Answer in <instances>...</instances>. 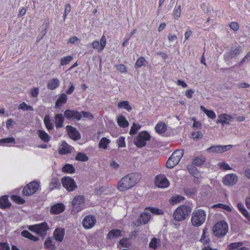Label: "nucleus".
I'll use <instances>...</instances> for the list:
<instances>
[{
  "label": "nucleus",
  "mask_w": 250,
  "mask_h": 250,
  "mask_svg": "<svg viewBox=\"0 0 250 250\" xmlns=\"http://www.w3.org/2000/svg\"><path fill=\"white\" fill-rule=\"evenodd\" d=\"M213 234L217 237L223 236L226 234L228 231V226L227 223L222 221L217 222L213 227Z\"/></svg>",
  "instance_id": "obj_6"
},
{
  "label": "nucleus",
  "mask_w": 250,
  "mask_h": 250,
  "mask_svg": "<svg viewBox=\"0 0 250 250\" xmlns=\"http://www.w3.org/2000/svg\"><path fill=\"white\" fill-rule=\"evenodd\" d=\"M72 149L73 147L65 142H63L59 148V152L60 154H67L71 153Z\"/></svg>",
  "instance_id": "obj_20"
},
{
  "label": "nucleus",
  "mask_w": 250,
  "mask_h": 250,
  "mask_svg": "<svg viewBox=\"0 0 250 250\" xmlns=\"http://www.w3.org/2000/svg\"><path fill=\"white\" fill-rule=\"evenodd\" d=\"M65 235V230L63 228H57L55 229L53 237L58 242H61L62 241Z\"/></svg>",
  "instance_id": "obj_19"
},
{
  "label": "nucleus",
  "mask_w": 250,
  "mask_h": 250,
  "mask_svg": "<svg viewBox=\"0 0 250 250\" xmlns=\"http://www.w3.org/2000/svg\"><path fill=\"white\" fill-rule=\"evenodd\" d=\"M85 199L83 195L75 196L72 202L73 207L72 212L75 213L79 212L85 208Z\"/></svg>",
  "instance_id": "obj_5"
},
{
  "label": "nucleus",
  "mask_w": 250,
  "mask_h": 250,
  "mask_svg": "<svg viewBox=\"0 0 250 250\" xmlns=\"http://www.w3.org/2000/svg\"><path fill=\"white\" fill-rule=\"evenodd\" d=\"M200 107L209 118L214 119L216 118V114L213 110L207 109L203 105H201Z\"/></svg>",
  "instance_id": "obj_32"
},
{
  "label": "nucleus",
  "mask_w": 250,
  "mask_h": 250,
  "mask_svg": "<svg viewBox=\"0 0 250 250\" xmlns=\"http://www.w3.org/2000/svg\"><path fill=\"white\" fill-rule=\"evenodd\" d=\"M62 171L68 173H73L75 172L74 167L70 164H66L62 168Z\"/></svg>",
  "instance_id": "obj_40"
},
{
  "label": "nucleus",
  "mask_w": 250,
  "mask_h": 250,
  "mask_svg": "<svg viewBox=\"0 0 250 250\" xmlns=\"http://www.w3.org/2000/svg\"><path fill=\"white\" fill-rule=\"evenodd\" d=\"M55 124L56 128H60L63 126L64 118L62 114H57L55 116Z\"/></svg>",
  "instance_id": "obj_24"
},
{
  "label": "nucleus",
  "mask_w": 250,
  "mask_h": 250,
  "mask_svg": "<svg viewBox=\"0 0 250 250\" xmlns=\"http://www.w3.org/2000/svg\"><path fill=\"white\" fill-rule=\"evenodd\" d=\"M206 213L203 209H199L194 210L191 217V222L195 227L201 226L205 221Z\"/></svg>",
  "instance_id": "obj_2"
},
{
  "label": "nucleus",
  "mask_w": 250,
  "mask_h": 250,
  "mask_svg": "<svg viewBox=\"0 0 250 250\" xmlns=\"http://www.w3.org/2000/svg\"><path fill=\"white\" fill-rule=\"evenodd\" d=\"M117 123L120 126L123 128L127 127L129 125L128 122L123 115L119 116L117 118Z\"/></svg>",
  "instance_id": "obj_31"
},
{
  "label": "nucleus",
  "mask_w": 250,
  "mask_h": 250,
  "mask_svg": "<svg viewBox=\"0 0 250 250\" xmlns=\"http://www.w3.org/2000/svg\"><path fill=\"white\" fill-rule=\"evenodd\" d=\"M38 133L39 138L44 142L47 143L50 141V136L44 130H39Z\"/></svg>",
  "instance_id": "obj_30"
},
{
  "label": "nucleus",
  "mask_w": 250,
  "mask_h": 250,
  "mask_svg": "<svg viewBox=\"0 0 250 250\" xmlns=\"http://www.w3.org/2000/svg\"><path fill=\"white\" fill-rule=\"evenodd\" d=\"M195 91L193 89H188L186 90L185 92V96L188 99H191L192 96L193 94L194 93Z\"/></svg>",
  "instance_id": "obj_61"
},
{
  "label": "nucleus",
  "mask_w": 250,
  "mask_h": 250,
  "mask_svg": "<svg viewBox=\"0 0 250 250\" xmlns=\"http://www.w3.org/2000/svg\"><path fill=\"white\" fill-rule=\"evenodd\" d=\"M69 84H70V87H69V88L65 92V94H68V95H70L71 94L74 89H75V86L74 85H73V84L71 82L69 83Z\"/></svg>",
  "instance_id": "obj_64"
},
{
  "label": "nucleus",
  "mask_w": 250,
  "mask_h": 250,
  "mask_svg": "<svg viewBox=\"0 0 250 250\" xmlns=\"http://www.w3.org/2000/svg\"><path fill=\"white\" fill-rule=\"evenodd\" d=\"M92 48L96 49L98 52L101 51L105 48L106 44V39L105 36L103 35L99 42L97 41H94L91 43Z\"/></svg>",
  "instance_id": "obj_14"
},
{
  "label": "nucleus",
  "mask_w": 250,
  "mask_h": 250,
  "mask_svg": "<svg viewBox=\"0 0 250 250\" xmlns=\"http://www.w3.org/2000/svg\"><path fill=\"white\" fill-rule=\"evenodd\" d=\"M150 218V214L149 212H144L140 215L139 222L141 224H146L148 223Z\"/></svg>",
  "instance_id": "obj_28"
},
{
  "label": "nucleus",
  "mask_w": 250,
  "mask_h": 250,
  "mask_svg": "<svg viewBox=\"0 0 250 250\" xmlns=\"http://www.w3.org/2000/svg\"><path fill=\"white\" fill-rule=\"evenodd\" d=\"M119 108H124L130 111L132 110L131 106L129 105V102L127 101H124L120 102L118 104Z\"/></svg>",
  "instance_id": "obj_37"
},
{
  "label": "nucleus",
  "mask_w": 250,
  "mask_h": 250,
  "mask_svg": "<svg viewBox=\"0 0 250 250\" xmlns=\"http://www.w3.org/2000/svg\"><path fill=\"white\" fill-rule=\"evenodd\" d=\"M110 141L105 137L102 138L99 142V147L106 149Z\"/></svg>",
  "instance_id": "obj_38"
},
{
  "label": "nucleus",
  "mask_w": 250,
  "mask_h": 250,
  "mask_svg": "<svg viewBox=\"0 0 250 250\" xmlns=\"http://www.w3.org/2000/svg\"><path fill=\"white\" fill-rule=\"evenodd\" d=\"M205 162L204 158H195L193 160V164L196 166H201Z\"/></svg>",
  "instance_id": "obj_54"
},
{
  "label": "nucleus",
  "mask_w": 250,
  "mask_h": 250,
  "mask_svg": "<svg viewBox=\"0 0 250 250\" xmlns=\"http://www.w3.org/2000/svg\"><path fill=\"white\" fill-rule=\"evenodd\" d=\"M21 234L23 237L28 238L34 241H37L39 239L38 237L34 236L28 230L22 231L21 233Z\"/></svg>",
  "instance_id": "obj_35"
},
{
  "label": "nucleus",
  "mask_w": 250,
  "mask_h": 250,
  "mask_svg": "<svg viewBox=\"0 0 250 250\" xmlns=\"http://www.w3.org/2000/svg\"><path fill=\"white\" fill-rule=\"evenodd\" d=\"M0 250H10V247L7 243H0Z\"/></svg>",
  "instance_id": "obj_63"
},
{
  "label": "nucleus",
  "mask_w": 250,
  "mask_h": 250,
  "mask_svg": "<svg viewBox=\"0 0 250 250\" xmlns=\"http://www.w3.org/2000/svg\"><path fill=\"white\" fill-rule=\"evenodd\" d=\"M117 143L119 147H125V138L121 136L117 140Z\"/></svg>",
  "instance_id": "obj_53"
},
{
  "label": "nucleus",
  "mask_w": 250,
  "mask_h": 250,
  "mask_svg": "<svg viewBox=\"0 0 250 250\" xmlns=\"http://www.w3.org/2000/svg\"><path fill=\"white\" fill-rule=\"evenodd\" d=\"M167 129V125L163 122L158 123L155 127L156 132L159 134H162L166 131Z\"/></svg>",
  "instance_id": "obj_25"
},
{
  "label": "nucleus",
  "mask_w": 250,
  "mask_h": 250,
  "mask_svg": "<svg viewBox=\"0 0 250 250\" xmlns=\"http://www.w3.org/2000/svg\"><path fill=\"white\" fill-rule=\"evenodd\" d=\"M212 208H220L223 209L228 212H231L232 211V209L230 207H229V206H228L227 205H225V204H221V203L213 205L212 206Z\"/></svg>",
  "instance_id": "obj_43"
},
{
  "label": "nucleus",
  "mask_w": 250,
  "mask_h": 250,
  "mask_svg": "<svg viewBox=\"0 0 250 250\" xmlns=\"http://www.w3.org/2000/svg\"><path fill=\"white\" fill-rule=\"evenodd\" d=\"M67 99V96L65 93H62L61 94L57 99L56 104L55 107H60L63 104L66 103Z\"/></svg>",
  "instance_id": "obj_23"
},
{
  "label": "nucleus",
  "mask_w": 250,
  "mask_h": 250,
  "mask_svg": "<svg viewBox=\"0 0 250 250\" xmlns=\"http://www.w3.org/2000/svg\"><path fill=\"white\" fill-rule=\"evenodd\" d=\"M184 199L185 198L184 197L179 195H176L171 197L169 199V202L170 204L174 205L180 203L181 201L184 200Z\"/></svg>",
  "instance_id": "obj_34"
},
{
  "label": "nucleus",
  "mask_w": 250,
  "mask_h": 250,
  "mask_svg": "<svg viewBox=\"0 0 250 250\" xmlns=\"http://www.w3.org/2000/svg\"><path fill=\"white\" fill-rule=\"evenodd\" d=\"M155 184L157 187L162 188H167L169 185V181L163 174H160L156 176Z\"/></svg>",
  "instance_id": "obj_11"
},
{
  "label": "nucleus",
  "mask_w": 250,
  "mask_h": 250,
  "mask_svg": "<svg viewBox=\"0 0 250 250\" xmlns=\"http://www.w3.org/2000/svg\"><path fill=\"white\" fill-rule=\"evenodd\" d=\"M190 210L189 207L181 205L178 207L173 213V218L178 222L184 220L190 213Z\"/></svg>",
  "instance_id": "obj_3"
},
{
  "label": "nucleus",
  "mask_w": 250,
  "mask_h": 250,
  "mask_svg": "<svg viewBox=\"0 0 250 250\" xmlns=\"http://www.w3.org/2000/svg\"><path fill=\"white\" fill-rule=\"evenodd\" d=\"M75 159L79 161L86 162L88 160V157L85 153L83 152H79L76 155Z\"/></svg>",
  "instance_id": "obj_39"
},
{
  "label": "nucleus",
  "mask_w": 250,
  "mask_h": 250,
  "mask_svg": "<svg viewBox=\"0 0 250 250\" xmlns=\"http://www.w3.org/2000/svg\"><path fill=\"white\" fill-rule=\"evenodd\" d=\"M11 199L12 201L19 204H22L25 202V200L23 199L16 195H12L11 197Z\"/></svg>",
  "instance_id": "obj_51"
},
{
  "label": "nucleus",
  "mask_w": 250,
  "mask_h": 250,
  "mask_svg": "<svg viewBox=\"0 0 250 250\" xmlns=\"http://www.w3.org/2000/svg\"><path fill=\"white\" fill-rule=\"evenodd\" d=\"M233 117L227 114H222L218 116L216 121L217 124H221L222 125H229L233 120Z\"/></svg>",
  "instance_id": "obj_16"
},
{
  "label": "nucleus",
  "mask_w": 250,
  "mask_h": 250,
  "mask_svg": "<svg viewBox=\"0 0 250 250\" xmlns=\"http://www.w3.org/2000/svg\"><path fill=\"white\" fill-rule=\"evenodd\" d=\"M61 187L59 180L57 178H53L49 184L48 188L50 190H53L54 189L59 188Z\"/></svg>",
  "instance_id": "obj_27"
},
{
  "label": "nucleus",
  "mask_w": 250,
  "mask_h": 250,
  "mask_svg": "<svg viewBox=\"0 0 250 250\" xmlns=\"http://www.w3.org/2000/svg\"><path fill=\"white\" fill-rule=\"evenodd\" d=\"M80 113H81L82 116H83V117L88 118L90 120H91L94 118L93 115L90 112L83 111Z\"/></svg>",
  "instance_id": "obj_60"
},
{
  "label": "nucleus",
  "mask_w": 250,
  "mask_h": 250,
  "mask_svg": "<svg viewBox=\"0 0 250 250\" xmlns=\"http://www.w3.org/2000/svg\"><path fill=\"white\" fill-rule=\"evenodd\" d=\"M146 62V59L144 57H141L137 59L135 64V67L136 68L140 67L144 65Z\"/></svg>",
  "instance_id": "obj_48"
},
{
  "label": "nucleus",
  "mask_w": 250,
  "mask_h": 250,
  "mask_svg": "<svg viewBox=\"0 0 250 250\" xmlns=\"http://www.w3.org/2000/svg\"><path fill=\"white\" fill-rule=\"evenodd\" d=\"M140 175L132 173L122 177L118 182L117 188L120 191L129 190L134 187L140 181Z\"/></svg>",
  "instance_id": "obj_1"
},
{
  "label": "nucleus",
  "mask_w": 250,
  "mask_h": 250,
  "mask_svg": "<svg viewBox=\"0 0 250 250\" xmlns=\"http://www.w3.org/2000/svg\"><path fill=\"white\" fill-rule=\"evenodd\" d=\"M49 229L47 224L46 222H42V223L31 225L29 226L28 229L31 231L39 234L41 236L45 235L46 232Z\"/></svg>",
  "instance_id": "obj_8"
},
{
  "label": "nucleus",
  "mask_w": 250,
  "mask_h": 250,
  "mask_svg": "<svg viewBox=\"0 0 250 250\" xmlns=\"http://www.w3.org/2000/svg\"><path fill=\"white\" fill-rule=\"evenodd\" d=\"M61 182L62 187L68 191H74L77 188L75 181L70 177H63L61 180Z\"/></svg>",
  "instance_id": "obj_9"
},
{
  "label": "nucleus",
  "mask_w": 250,
  "mask_h": 250,
  "mask_svg": "<svg viewBox=\"0 0 250 250\" xmlns=\"http://www.w3.org/2000/svg\"><path fill=\"white\" fill-rule=\"evenodd\" d=\"M44 123L46 126V127L48 130H52L53 129V125L51 122L50 117L48 115H46L43 120Z\"/></svg>",
  "instance_id": "obj_42"
},
{
  "label": "nucleus",
  "mask_w": 250,
  "mask_h": 250,
  "mask_svg": "<svg viewBox=\"0 0 250 250\" xmlns=\"http://www.w3.org/2000/svg\"><path fill=\"white\" fill-rule=\"evenodd\" d=\"M229 27L231 29H232L234 31L238 30L239 28V24L236 22H231L229 24Z\"/></svg>",
  "instance_id": "obj_62"
},
{
  "label": "nucleus",
  "mask_w": 250,
  "mask_h": 250,
  "mask_svg": "<svg viewBox=\"0 0 250 250\" xmlns=\"http://www.w3.org/2000/svg\"><path fill=\"white\" fill-rule=\"evenodd\" d=\"M73 58L71 56H66L63 57L60 60V65H67L73 60Z\"/></svg>",
  "instance_id": "obj_41"
},
{
  "label": "nucleus",
  "mask_w": 250,
  "mask_h": 250,
  "mask_svg": "<svg viewBox=\"0 0 250 250\" xmlns=\"http://www.w3.org/2000/svg\"><path fill=\"white\" fill-rule=\"evenodd\" d=\"M146 210H148L151 213L157 215L163 214L164 213L163 211L161 209L155 208L147 207L146 208Z\"/></svg>",
  "instance_id": "obj_50"
},
{
  "label": "nucleus",
  "mask_w": 250,
  "mask_h": 250,
  "mask_svg": "<svg viewBox=\"0 0 250 250\" xmlns=\"http://www.w3.org/2000/svg\"><path fill=\"white\" fill-rule=\"evenodd\" d=\"M116 68L121 73H125L127 71L126 68L124 64H121L118 65H116L115 66Z\"/></svg>",
  "instance_id": "obj_58"
},
{
  "label": "nucleus",
  "mask_w": 250,
  "mask_h": 250,
  "mask_svg": "<svg viewBox=\"0 0 250 250\" xmlns=\"http://www.w3.org/2000/svg\"><path fill=\"white\" fill-rule=\"evenodd\" d=\"M218 166L220 167V168L224 170H231L232 169V168L230 167L229 164L224 162L220 163L218 164Z\"/></svg>",
  "instance_id": "obj_56"
},
{
  "label": "nucleus",
  "mask_w": 250,
  "mask_h": 250,
  "mask_svg": "<svg viewBox=\"0 0 250 250\" xmlns=\"http://www.w3.org/2000/svg\"><path fill=\"white\" fill-rule=\"evenodd\" d=\"M207 229H204L203 230V233L202 235V237L200 239V241L203 244L208 243L209 241V238L207 236Z\"/></svg>",
  "instance_id": "obj_49"
},
{
  "label": "nucleus",
  "mask_w": 250,
  "mask_h": 250,
  "mask_svg": "<svg viewBox=\"0 0 250 250\" xmlns=\"http://www.w3.org/2000/svg\"><path fill=\"white\" fill-rule=\"evenodd\" d=\"M184 154L183 150L175 151L167 162V168H172L176 166L180 162Z\"/></svg>",
  "instance_id": "obj_4"
},
{
  "label": "nucleus",
  "mask_w": 250,
  "mask_h": 250,
  "mask_svg": "<svg viewBox=\"0 0 250 250\" xmlns=\"http://www.w3.org/2000/svg\"><path fill=\"white\" fill-rule=\"evenodd\" d=\"M64 116L69 120L79 121L82 118V115L78 111L67 109L64 112Z\"/></svg>",
  "instance_id": "obj_13"
},
{
  "label": "nucleus",
  "mask_w": 250,
  "mask_h": 250,
  "mask_svg": "<svg viewBox=\"0 0 250 250\" xmlns=\"http://www.w3.org/2000/svg\"><path fill=\"white\" fill-rule=\"evenodd\" d=\"M39 187V183L37 182H32L27 185L23 189L22 193L24 195L29 196L35 193Z\"/></svg>",
  "instance_id": "obj_10"
},
{
  "label": "nucleus",
  "mask_w": 250,
  "mask_h": 250,
  "mask_svg": "<svg viewBox=\"0 0 250 250\" xmlns=\"http://www.w3.org/2000/svg\"><path fill=\"white\" fill-rule=\"evenodd\" d=\"M39 88H34L33 89H31L30 90V94L31 95L32 97H37L39 95Z\"/></svg>",
  "instance_id": "obj_59"
},
{
  "label": "nucleus",
  "mask_w": 250,
  "mask_h": 250,
  "mask_svg": "<svg viewBox=\"0 0 250 250\" xmlns=\"http://www.w3.org/2000/svg\"><path fill=\"white\" fill-rule=\"evenodd\" d=\"M243 245V243L241 242H234L229 244L228 245V249L229 250H235Z\"/></svg>",
  "instance_id": "obj_52"
},
{
  "label": "nucleus",
  "mask_w": 250,
  "mask_h": 250,
  "mask_svg": "<svg viewBox=\"0 0 250 250\" xmlns=\"http://www.w3.org/2000/svg\"><path fill=\"white\" fill-rule=\"evenodd\" d=\"M66 130L70 138L73 140H78L81 138L79 132L74 127L67 125L66 127Z\"/></svg>",
  "instance_id": "obj_18"
},
{
  "label": "nucleus",
  "mask_w": 250,
  "mask_h": 250,
  "mask_svg": "<svg viewBox=\"0 0 250 250\" xmlns=\"http://www.w3.org/2000/svg\"><path fill=\"white\" fill-rule=\"evenodd\" d=\"M150 139V135L146 131L140 132L134 139L133 143L138 147H142L146 146V142Z\"/></svg>",
  "instance_id": "obj_7"
},
{
  "label": "nucleus",
  "mask_w": 250,
  "mask_h": 250,
  "mask_svg": "<svg viewBox=\"0 0 250 250\" xmlns=\"http://www.w3.org/2000/svg\"><path fill=\"white\" fill-rule=\"evenodd\" d=\"M122 230L119 229H113L109 231L107 235V238L112 239L114 238H117L121 236Z\"/></svg>",
  "instance_id": "obj_26"
},
{
  "label": "nucleus",
  "mask_w": 250,
  "mask_h": 250,
  "mask_svg": "<svg viewBox=\"0 0 250 250\" xmlns=\"http://www.w3.org/2000/svg\"><path fill=\"white\" fill-rule=\"evenodd\" d=\"M44 247L50 250H55L56 247L54 244L53 241L51 237H48L45 240L44 243Z\"/></svg>",
  "instance_id": "obj_29"
},
{
  "label": "nucleus",
  "mask_w": 250,
  "mask_h": 250,
  "mask_svg": "<svg viewBox=\"0 0 250 250\" xmlns=\"http://www.w3.org/2000/svg\"><path fill=\"white\" fill-rule=\"evenodd\" d=\"M238 181V177L235 174H229L226 175L223 179V182L226 186H233Z\"/></svg>",
  "instance_id": "obj_15"
},
{
  "label": "nucleus",
  "mask_w": 250,
  "mask_h": 250,
  "mask_svg": "<svg viewBox=\"0 0 250 250\" xmlns=\"http://www.w3.org/2000/svg\"><path fill=\"white\" fill-rule=\"evenodd\" d=\"M65 209V206L62 203H57L52 206L50 209V212L52 214H59Z\"/></svg>",
  "instance_id": "obj_21"
},
{
  "label": "nucleus",
  "mask_w": 250,
  "mask_h": 250,
  "mask_svg": "<svg viewBox=\"0 0 250 250\" xmlns=\"http://www.w3.org/2000/svg\"><path fill=\"white\" fill-rule=\"evenodd\" d=\"M141 127V125H140L133 123L130 130L129 134L131 135L136 134L137 131L139 130Z\"/></svg>",
  "instance_id": "obj_47"
},
{
  "label": "nucleus",
  "mask_w": 250,
  "mask_h": 250,
  "mask_svg": "<svg viewBox=\"0 0 250 250\" xmlns=\"http://www.w3.org/2000/svg\"><path fill=\"white\" fill-rule=\"evenodd\" d=\"M96 223V219L92 215H88L83 221V225L86 229L92 228Z\"/></svg>",
  "instance_id": "obj_17"
},
{
  "label": "nucleus",
  "mask_w": 250,
  "mask_h": 250,
  "mask_svg": "<svg viewBox=\"0 0 250 250\" xmlns=\"http://www.w3.org/2000/svg\"><path fill=\"white\" fill-rule=\"evenodd\" d=\"M232 147V146L230 145L212 146L207 149L206 151L209 153H220L230 150Z\"/></svg>",
  "instance_id": "obj_12"
},
{
  "label": "nucleus",
  "mask_w": 250,
  "mask_h": 250,
  "mask_svg": "<svg viewBox=\"0 0 250 250\" xmlns=\"http://www.w3.org/2000/svg\"><path fill=\"white\" fill-rule=\"evenodd\" d=\"M161 246V241L159 239L156 237H153L151 239L149 244V247L154 250L156 249L158 247Z\"/></svg>",
  "instance_id": "obj_33"
},
{
  "label": "nucleus",
  "mask_w": 250,
  "mask_h": 250,
  "mask_svg": "<svg viewBox=\"0 0 250 250\" xmlns=\"http://www.w3.org/2000/svg\"><path fill=\"white\" fill-rule=\"evenodd\" d=\"M0 143H15V139L13 137H9L0 139Z\"/></svg>",
  "instance_id": "obj_57"
},
{
  "label": "nucleus",
  "mask_w": 250,
  "mask_h": 250,
  "mask_svg": "<svg viewBox=\"0 0 250 250\" xmlns=\"http://www.w3.org/2000/svg\"><path fill=\"white\" fill-rule=\"evenodd\" d=\"M203 134L201 131L194 132L192 133V136L194 140L201 139L203 137Z\"/></svg>",
  "instance_id": "obj_55"
},
{
  "label": "nucleus",
  "mask_w": 250,
  "mask_h": 250,
  "mask_svg": "<svg viewBox=\"0 0 250 250\" xmlns=\"http://www.w3.org/2000/svg\"><path fill=\"white\" fill-rule=\"evenodd\" d=\"M19 109L23 111H33V107L30 105H28L25 102L22 103L20 104Z\"/></svg>",
  "instance_id": "obj_45"
},
{
  "label": "nucleus",
  "mask_w": 250,
  "mask_h": 250,
  "mask_svg": "<svg viewBox=\"0 0 250 250\" xmlns=\"http://www.w3.org/2000/svg\"><path fill=\"white\" fill-rule=\"evenodd\" d=\"M10 206V203L8 201L6 196H2L0 199V208H5Z\"/></svg>",
  "instance_id": "obj_36"
},
{
  "label": "nucleus",
  "mask_w": 250,
  "mask_h": 250,
  "mask_svg": "<svg viewBox=\"0 0 250 250\" xmlns=\"http://www.w3.org/2000/svg\"><path fill=\"white\" fill-rule=\"evenodd\" d=\"M241 52V49L240 47L234 49H232L228 53V56L229 57L232 58L235 55L239 54Z\"/></svg>",
  "instance_id": "obj_46"
},
{
  "label": "nucleus",
  "mask_w": 250,
  "mask_h": 250,
  "mask_svg": "<svg viewBox=\"0 0 250 250\" xmlns=\"http://www.w3.org/2000/svg\"><path fill=\"white\" fill-rule=\"evenodd\" d=\"M60 83V81L57 78L52 79L47 83V88L50 90H54L59 86Z\"/></svg>",
  "instance_id": "obj_22"
},
{
  "label": "nucleus",
  "mask_w": 250,
  "mask_h": 250,
  "mask_svg": "<svg viewBox=\"0 0 250 250\" xmlns=\"http://www.w3.org/2000/svg\"><path fill=\"white\" fill-rule=\"evenodd\" d=\"M181 5L175 6L173 11V16L175 19H178L181 15Z\"/></svg>",
  "instance_id": "obj_44"
}]
</instances>
